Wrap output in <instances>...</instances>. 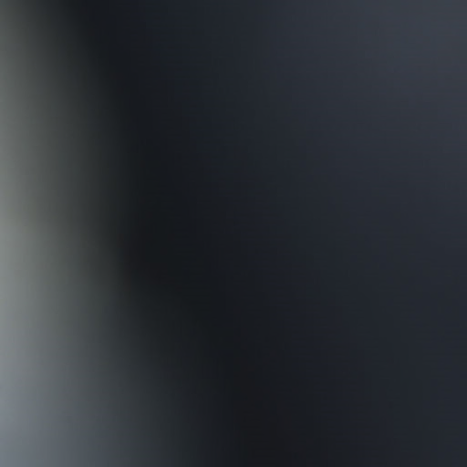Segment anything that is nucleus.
Returning a JSON list of instances; mask_svg holds the SVG:
<instances>
[{"mask_svg": "<svg viewBox=\"0 0 467 467\" xmlns=\"http://www.w3.org/2000/svg\"><path fill=\"white\" fill-rule=\"evenodd\" d=\"M314 32L316 33L317 31H314Z\"/></svg>", "mask_w": 467, "mask_h": 467, "instance_id": "f03ea898", "label": "nucleus"}, {"mask_svg": "<svg viewBox=\"0 0 467 467\" xmlns=\"http://www.w3.org/2000/svg\"><path fill=\"white\" fill-rule=\"evenodd\" d=\"M458 4L461 6L467 7V0H459Z\"/></svg>", "mask_w": 467, "mask_h": 467, "instance_id": "f257e3e1", "label": "nucleus"}]
</instances>
